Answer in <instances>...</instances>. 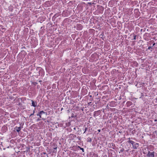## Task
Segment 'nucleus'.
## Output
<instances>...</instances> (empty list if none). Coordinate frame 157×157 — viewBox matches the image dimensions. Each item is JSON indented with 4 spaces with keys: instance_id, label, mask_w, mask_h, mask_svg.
Segmentation results:
<instances>
[{
    "instance_id": "f257e3e1",
    "label": "nucleus",
    "mask_w": 157,
    "mask_h": 157,
    "mask_svg": "<svg viewBox=\"0 0 157 157\" xmlns=\"http://www.w3.org/2000/svg\"><path fill=\"white\" fill-rule=\"evenodd\" d=\"M155 156V152H150L148 151L145 157H154Z\"/></svg>"
},
{
    "instance_id": "f03ea898",
    "label": "nucleus",
    "mask_w": 157,
    "mask_h": 157,
    "mask_svg": "<svg viewBox=\"0 0 157 157\" xmlns=\"http://www.w3.org/2000/svg\"><path fill=\"white\" fill-rule=\"evenodd\" d=\"M43 114H45L46 115H47V113H46L45 112H44L43 111H40L38 113H37L36 114V115L37 116H39L40 118H41V116Z\"/></svg>"
},
{
    "instance_id": "7ed1b4c3",
    "label": "nucleus",
    "mask_w": 157,
    "mask_h": 157,
    "mask_svg": "<svg viewBox=\"0 0 157 157\" xmlns=\"http://www.w3.org/2000/svg\"><path fill=\"white\" fill-rule=\"evenodd\" d=\"M100 113V110L95 111L94 113V116L95 117L98 116Z\"/></svg>"
},
{
    "instance_id": "20e7f679",
    "label": "nucleus",
    "mask_w": 157,
    "mask_h": 157,
    "mask_svg": "<svg viewBox=\"0 0 157 157\" xmlns=\"http://www.w3.org/2000/svg\"><path fill=\"white\" fill-rule=\"evenodd\" d=\"M132 146L133 149H136L137 148L139 147V144L135 142L133 145H132Z\"/></svg>"
},
{
    "instance_id": "39448f33",
    "label": "nucleus",
    "mask_w": 157,
    "mask_h": 157,
    "mask_svg": "<svg viewBox=\"0 0 157 157\" xmlns=\"http://www.w3.org/2000/svg\"><path fill=\"white\" fill-rule=\"evenodd\" d=\"M82 29V26L80 24H78L77 25V29L78 30H81Z\"/></svg>"
},
{
    "instance_id": "423d86ee",
    "label": "nucleus",
    "mask_w": 157,
    "mask_h": 157,
    "mask_svg": "<svg viewBox=\"0 0 157 157\" xmlns=\"http://www.w3.org/2000/svg\"><path fill=\"white\" fill-rule=\"evenodd\" d=\"M32 106L34 107H36L37 106V103L36 102H35L33 100H31Z\"/></svg>"
},
{
    "instance_id": "0eeeda50",
    "label": "nucleus",
    "mask_w": 157,
    "mask_h": 157,
    "mask_svg": "<svg viewBox=\"0 0 157 157\" xmlns=\"http://www.w3.org/2000/svg\"><path fill=\"white\" fill-rule=\"evenodd\" d=\"M76 137V135L73 134H70L68 136L69 138H71L72 139H73Z\"/></svg>"
},
{
    "instance_id": "6e6552de",
    "label": "nucleus",
    "mask_w": 157,
    "mask_h": 157,
    "mask_svg": "<svg viewBox=\"0 0 157 157\" xmlns=\"http://www.w3.org/2000/svg\"><path fill=\"white\" fill-rule=\"evenodd\" d=\"M132 103L130 101H128L126 102V106L127 107L130 106V105H132Z\"/></svg>"
},
{
    "instance_id": "1a4fd4ad",
    "label": "nucleus",
    "mask_w": 157,
    "mask_h": 157,
    "mask_svg": "<svg viewBox=\"0 0 157 157\" xmlns=\"http://www.w3.org/2000/svg\"><path fill=\"white\" fill-rule=\"evenodd\" d=\"M17 128V129H16V130L17 132H20L21 129V127H16L15 128Z\"/></svg>"
},
{
    "instance_id": "9d476101",
    "label": "nucleus",
    "mask_w": 157,
    "mask_h": 157,
    "mask_svg": "<svg viewBox=\"0 0 157 157\" xmlns=\"http://www.w3.org/2000/svg\"><path fill=\"white\" fill-rule=\"evenodd\" d=\"M128 142L131 144H132V145L135 143V142L132 140H131V141H128Z\"/></svg>"
},
{
    "instance_id": "9b49d317",
    "label": "nucleus",
    "mask_w": 157,
    "mask_h": 157,
    "mask_svg": "<svg viewBox=\"0 0 157 157\" xmlns=\"http://www.w3.org/2000/svg\"><path fill=\"white\" fill-rule=\"evenodd\" d=\"M78 147L80 148V150H82V151L83 152H84V149L80 147L79 146H78Z\"/></svg>"
},
{
    "instance_id": "f8f14e48",
    "label": "nucleus",
    "mask_w": 157,
    "mask_h": 157,
    "mask_svg": "<svg viewBox=\"0 0 157 157\" xmlns=\"http://www.w3.org/2000/svg\"><path fill=\"white\" fill-rule=\"evenodd\" d=\"M87 129H88L87 128L85 127V131H84V133H85L86 132V131L87 130Z\"/></svg>"
},
{
    "instance_id": "ddd939ff",
    "label": "nucleus",
    "mask_w": 157,
    "mask_h": 157,
    "mask_svg": "<svg viewBox=\"0 0 157 157\" xmlns=\"http://www.w3.org/2000/svg\"><path fill=\"white\" fill-rule=\"evenodd\" d=\"M113 103V102H111L110 103V106H112V107H113V105H112V104Z\"/></svg>"
},
{
    "instance_id": "4468645a",
    "label": "nucleus",
    "mask_w": 157,
    "mask_h": 157,
    "mask_svg": "<svg viewBox=\"0 0 157 157\" xmlns=\"http://www.w3.org/2000/svg\"><path fill=\"white\" fill-rule=\"evenodd\" d=\"M35 111H33V113H32V114H30V116H32V115H33V114H34V113H35Z\"/></svg>"
},
{
    "instance_id": "2eb2a0df",
    "label": "nucleus",
    "mask_w": 157,
    "mask_h": 157,
    "mask_svg": "<svg viewBox=\"0 0 157 157\" xmlns=\"http://www.w3.org/2000/svg\"><path fill=\"white\" fill-rule=\"evenodd\" d=\"M89 138L90 139V140H87L88 142H91V138Z\"/></svg>"
},
{
    "instance_id": "dca6fc26",
    "label": "nucleus",
    "mask_w": 157,
    "mask_h": 157,
    "mask_svg": "<svg viewBox=\"0 0 157 157\" xmlns=\"http://www.w3.org/2000/svg\"><path fill=\"white\" fill-rule=\"evenodd\" d=\"M136 35H134V38H133V40H136Z\"/></svg>"
},
{
    "instance_id": "f3484780",
    "label": "nucleus",
    "mask_w": 157,
    "mask_h": 157,
    "mask_svg": "<svg viewBox=\"0 0 157 157\" xmlns=\"http://www.w3.org/2000/svg\"><path fill=\"white\" fill-rule=\"evenodd\" d=\"M124 149H122L120 151L121 152H123L124 151Z\"/></svg>"
},
{
    "instance_id": "a211bd4d",
    "label": "nucleus",
    "mask_w": 157,
    "mask_h": 157,
    "mask_svg": "<svg viewBox=\"0 0 157 157\" xmlns=\"http://www.w3.org/2000/svg\"><path fill=\"white\" fill-rule=\"evenodd\" d=\"M151 48V47L149 46V47H148V49H150V48Z\"/></svg>"
},
{
    "instance_id": "6ab92c4d",
    "label": "nucleus",
    "mask_w": 157,
    "mask_h": 157,
    "mask_svg": "<svg viewBox=\"0 0 157 157\" xmlns=\"http://www.w3.org/2000/svg\"><path fill=\"white\" fill-rule=\"evenodd\" d=\"M98 131L99 132H101V130L100 129H98Z\"/></svg>"
},
{
    "instance_id": "aec40b11",
    "label": "nucleus",
    "mask_w": 157,
    "mask_h": 157,
    "mask_svg": "<svg viewBox=\"0 0 157 157\" xmlns=\"http://www.w3.org/2000/svg\"><path fill=\"white\" fill-rule=\"evenodd\" d=\"M130 138H128V139L129 140L128 141H131V140H130Z\"/></svg>"
},
{
    "instance_id": "412c9836",
    "label": "nucleus",
    "mask_w": 157,
    "mask_h": 157,
    "mask_svg": "<svg viewBox=\"0 0 157 157\" xmlns=\"http://www.w3.org/2000/svg\"><path fill=\"white\" fill-rule=\"evenodd\" d=\"M56 148H57V147H56V148H54V149H56Z\"/></svg>"
},
{
    "instance_id": "4be33fe9",
    "label": "nucleus",
    "mask_w": 157,
    "mask_h": 157,
    "mask_svg": "<svg viewBox=\"0 0 157 157\" xmlns=\"http://www.w3.org/2000/svg\"><path fill=\"white\" fill-rule=\"evenodd\" d=\"M39 120H40V119H38V120H37V121H39Z\"/></svg>"
},
{
    "instance_id": "5701e85b",
    "label": "nucleus",
    "mask_w": 157,
    "mask_h": 157,
    "mask_svg": "<svg viewBox=\"0 0 157 157\" xmlns=\"http://www.w3.org/2000/svg\"><path fill=\"white\" fill-rule=\"evenodd\" d=\"M75 129V128H74V129Z\"/></svg>"
}]
</instances>
